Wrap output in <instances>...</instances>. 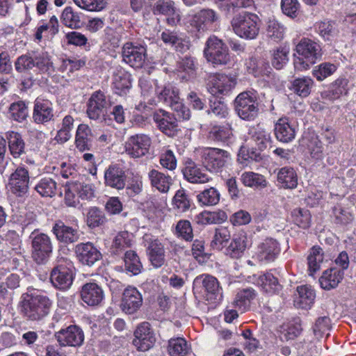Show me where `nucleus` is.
<instances>
[{
	"label": "nucleus",
	"mask_w": 356,
	"mask_h": 356,
	"mask_svg": "<svg viewBox=\"0 0 356 356\" xmlns=\"http://www.w3.org/2000/svg\"><path fill=\"white\" fill-rule=\"evenodd\" d=\"M105 216L102 211L97 207L89 209L87 213V225L90 227H97L104 223Z\"/></svg>",
	"instance_id": "774afa93"
},
{
	"label": "nucleus",
	"mask_w": 356,
	"mask_h": 356,
	"mask_svg": "<svg viewBox=\"0 0 356 356\" xmlns=\"http://www.w3.org/2000/svg\"><path fill=\"white\" fill-rule=\"evenodd\" d=\"M276 138L282 143H289L295 138V127L289 123L288 118H280L275 125Z\"/></svg>",
	"instance_id": "7c9ffc66"
},
{
	"label": "nucleus",
	"mask_w": 356,
	"mask_h": 356,
	"mask_svg": "<svg viewBox=\"0 0 356 356\" xmlns=\"http://www.w3.org/2000/svg\"><path fill=\"white\" fill-rule=\"evenodd\" d=\"M10 113L14 120L22 122L28 116V108L23 102H15L10 106Z\"/></svg>",
	"instance_id": "69168bd1"
},
{
	"label": "nucleus",
	"mask_w": 356,
	"mask_h": 356,
	"mask_svg": "<svg viewBox=\"0 0 356 356\" xmlns=\"http://www.w3.org/2000/svg\"><path fill=\"white\" fill-rule=\"evenodd\" d=\"M156 95L159 101L170 106L179 97L178 90L171 86H164L161 90H158Z\"/></svg>",
	"instance_id": "6e6d98bb"
},
{
	"label": "nucleus",
	"mask_w": 356,
	"mask_h": 356,
	"mask_svg": "<svg viewBox=\"0 0 356 356\" xmlns=\"http://www.w3.org/2000/svg\"><path fill=\"white\" fill-rule=\"evenodd\" d=\"M78 228L76 220H73L72 225H68L63 220H58L55 222L52 231L60 242L69 244L79 240V234Z\"/></svg>",
	"instance_id": "a211bd4d"
},
{
	"label": "nucleus",
	"mask_w": 356,
	"mask_h": 356,
	"mask_svg": "<svg viewBox=\"0 0 356 356\" xmlns=\"http://www.w3.org/2000/svg\"><path fill=\"white\" fill-rule=\"evenodd\" d=\"M291 217L293 222L299 227L306 229L310 225L311 215L308 210L296 208L291 211Z\"/></svg>",
	"instance_id": "13d9d810"
},
{
	"label": "nucleus",
	"mask_w": 356,
	"mask_h": 356,
	"mask_svg": "<svg viewBox=\"0 0 356 356\" xmlns=\"http://www.w3.org/2000/svg\"><path fill=\"white\" fill-rule=\"evenodd\" d=\"M152 118L158 129L169 137L177 136L180 131L178 120L172 113L159 109L153 113Z\"/></svg>",
	"instance_id": "4468645a"
},
{
	"label": "nucleus",
	"mask_w": 356,
	"mask_h": 356,
	"mask_svg": "<svg viewBox=\"0 0 356 356\" xmlns=\"http://www.w3.org/2000/svg\"><path fill=\"white\" fill-rule=\"evenodd\" d=\"M92 138V134L88 125L85 124H79L76 130L75 138L76 148L81 152L89 150L91 147Z\"/></svg>",
	"instance_id": "e433bc0d"
},
{
	"label": "nucleus",
	"mask_w": 356,
	"mask_h": 356,
	"mask_svg": "<svg viewBox=\"0 0 356 356\" xmlns=\"http://www.w3.org/2000/svg\"><path fill=\"white\" fill-rule=\"evenodd\" d=\"M194 284H202L207 300H216L217 298L222 296V289L219 285L218 280L208 274H203L197 276L194 280Z\"/></svg>",
	"instance_id": "b1692460"
},
{
	"label": "nucleus",
	"mask_w": 356,
	"mask_h": 356,
	"mask_svg": "<svg viewBox=\"0 0 356 356\" xmlns=\"http://www.w3.org/2000/svg\"><path fill=\"white\" fill-rule=\"evenodd\" d=\"M323 259V251L321 247L314 246L310 249L307 256L308 270L310 275H313L320 270Z\"/></svg>",
	"instance_id": "79ce46f5"
},
{
	"label": "nucleus",
	"mask_w": 356,
	"mask_h": 356,
	"mask_svg": "<svg viewBox=\"0 0 356 356\" xmlns=\"http://www.w3.org/2000/svg\"><path fill=\"white\" fill-rule=\"evenodd\" d=\"M139 86L141 89V94L145 99L151 100L152 95L156 94L159 88L157 86V81L155 80L142 77L139 80Z\"/></svg>",
	"instance_id": "680f3d73"
},
{
	"label": "nucleus",
	"mask_w": 356,
	"mask_h": 356,
	"mask_svg": "<svg viewBox=\"0 0 356 356\" xmlns=\"http://www.w3.org/2000/svg\"><path fill=\"white\" fill-rule=\"evenodd\" d=\"M220 198L219 191L214 187H210L197 195V201L204 206H214L218 204Z\"/></svg>",
	"instance_id": "8fccbe9b"
},
{
	"label": "nucleus",
	"mask_w": 356,
	"mask_h": 356,
	"mask_svg": "<svg viewBox=\"0 0 356 356\" xmlns=\"http://www.w3.org/2000/svg\"><path fill=\"white\" fill-rule=\"evenodd\" d=\"M161 38L165 44L175 47L177 51L188 49V45L184 43L183 39L176 31L165 29L161 33Z\"/></svg>",
	"instance_id": "de8ad7c7"
},
{
	"label": "nucleus",
	"mask_w": 356,
	"mask_h": 356,
	"mask_svg": "<svg viewBox=\"0 0 356 356\" xmlns=\"http://www.w3.org/2000/svg\"><path fill=\"white\" fill-rule=\"evenodd\" d=\"M277 181L281 187L293 189L298 186V175L293 168L283 167L277 172Z\"/></svg>",
	"instance_id": "473e14b6"
},
{
	"label": "nucleus",
	"mask_w": 356,
	"mask_h": 356,
	"mask_svg": "<svg viewBox=\"0 0 356 356\" xmlns=\"http://www.w3.org/2000/svg\"><path fill=\"white\" fill-rule=\"evenodd\" d=\"M151 145L150 138L145 134H136L129 137L125 143V152L132 158L145 156Z\"/></svg>",
	"instance_id": "f3484780"
},
{
	"label": "nucleus",
	"mask_w": 356,
	"mask_h": 356,
	"mask_svg": "<svg viewBox=\"0 0 356 356\" xmlns=\"http://www.w3.org/2000/svg\"><path fill=\"white\" fill-rule=\"evenodd\" d=\"M233 32L243 40H254L260 32L261 19L253 13L243 11L235 14L231 20Z\"/></svg>",
	"instance_id": "f257e3e1"
},
{
	"label": "nucleus",
	"mask_w": 356,
	"mask_h": 356,
	"mask_svg": "<svg viewBox=\"0 0 356 356\" xmlns=\"http://www.w3.org/2000/svg\"><path fill=\"white\" fill-rule=\"evenodd\" d=\"M75 252L79 261L83 265L91 266L102 258L101 252L90 242L76 245Z\"/></svg>",
	"instance_id": "4be33fe9"
},
{
	"label": "nucleus",
	"mask_w": 356,
	"mask_h": 356,
	"mask_svg": "<svg viewBox=\"0 0 356 356\" xmlns=\"http://www.w3.org/2000/svg\"><path fill=\"white\" fill-rule=\"evenodd\" d=\"M151 185L161 193H167L172 184L170 176L152 169L148 173Z\"/></svg>",
	"instance_id": "f704fd0d"
},
{
	"label": "nucleus",
	"mask_w": 356,
	"mask_h": 356,
	"mask_svg": "<svg viewBox=\"0 0 356 356\" xmlns=\"http://www.w3.org/2000/svg\"><path fill=\"white\" fill-rule=\"evenodd\" d=\"M204 167L210 172L218 173L223 170L231 161L227 151L216 147H206L201 154Z\"/></svg>",
	"instance_id": "20e7f679"
},
{
	"label": "nucleus",
	"mask_w": 356,
	"mask_h": 356,
	"mask_svg": "<svg viewBox=\"0 0 356 356\" xmlns=\"http://www.w3.org/2000/svg\"><path fill=\"white\" fill-rule=\"evenodd\" d=\"M296 292L294 305L300 309H310L316 298L314 289L309 285H301L297 287Z\"/></svg>",
	"instance_id": "bb28decb"
},
{
	"label": "nucleus",
	"mask_w": 356,
	"mask_h": 356,
	"mask_svg": "<svg viewBox=\"0 0 356 356\" xmlns=\"http://www.w3.org/2000/svg\"><path fill=\"white\" fill-rule=\"evenodd\" d=\"M255 282L261 291L266 293H275L282 289V285L279 283L278 279L270 273L259 275Z\"/></svg>",
	"instance_id": "72a5a7b5"
},
{
	"label": "nucleus",
	"mask_w": 356,
	"mask_h": 356,
	"mask_svg": "<svg viewBox=\"0 0 356 356\" xmlns=\"http://www.w3.org/2000/svg\"><path fill=\"white\" fill-rule=\"evenodd\" d=\"M54 111L50 102L36 99L34 104L33 118L38 124H44L53 120Z\"/></svg>",
	"instance_id": "cd10ccee"
},
{
	"label": "nucleus",
	"mask_w": 356,
	"mask_h": 356,
	"mask_svg": "<svg viewBox=\"0 0 356 356\" xmlns=\"http://www.w3.org/2000/svg\"><path fill=\"white\" fill-rule=\"evenodd\" d=\"M267 36L278 42L284 38V27L275 19H269L266 24Z\"/></svg>",
	"instance_id": "864d4df0"
},
{
	"label": "nucleus",
	"mask_w": 356,
	"mask_h": 356,
	"mask_svg": "<svg viewBox=\"0 0 356 356\" xmlns=\"http://www.w3.org/2000/svg\"><path fill=\"white\" fill-rule=\"evenodd\" d=\"M29 178L28 169L23 165H19L9 177L10 191L18 197L26 195L29 191Z\"/></svg>",
	"instance_id": "2eb2a0df"
},
{
	"label": "nucleus",
	"mask_w": 356,
	"mask_h": 356,
	"mask_svg": "<svg viewBox=\"0 0 356 356\" xmlns=\"http://www.w3.org/2000/svg\"><path fill=\"white\" fill-rule=\"evenodd\" d=\"M256 296L255 290L252 288L241 290L236 295L232 305L240 309L242 312H245L250 309L251 302L255 298Z\"/></svg>",
	"instance_id": "4c0bfd02"
},
{
	"label": "nucleus",
	"mask_w": 356,
	"mask_h": 356,
	"mask_svg": "<svg viewBox=\"0 0 356 356\" xmlns=\"http://www.w3.org/2000/svg\"><path fill=\"white\" fill-rule=\"evenodd\" d=\"M248 238L244 232L234 236L226 248V254L233 259L241 258L248 247Z\"/></svg>",
	"instance_id": "2f4dec72"
},
{
	"label": "nucleus",
	"mask_w": 356,
	"mask_h": 356,
	"mask_svg": "<svg viewBox=\"0 0 356 356\" xmlns=\"http://www.w3.org/2000/svg\"><path fill=\"white\" fill-rule=\"evenodd\" d=\"M188 350L187 342L183 338L171 339L168 341V351L171 356H185Z\"/></svg>",
	"instance_id": "3c124183"
},
{
	"label": "nucleus",
	"mask_w": 356,
	"mask_h": 356,
	"mask_svg": "<svg viewBox=\"0 0 356 356\" xmlns=\"http://www.w3.org/2000/svg\"><path fill=\"white\" fill-rule=\"evenodd\" d=\"M143 304V298L138 290L134 286L127 287L123 293L121 301V309L127 314L136 313Z\"/></svg>",
	"instance_id": "412c9836"
},
{
	"label": "nucleus",
	"mask_w": 356,
	"mask_h": 356,
	"mask_svg": "<svg viewBox=\"0 0 356 356\" xmlns=\"http://www.w3.org/2000/svg\"><path fill=\"white\" fill-rule=\"evenodd\" d=\"M232 136V128L228 124L227 126H214L209 131V137L218 142H227Z\"/></svg>",
	"instance_id": "4d7b16f0"
},
{
	"label": "nucleus",
	"mask_w": 356,
	"mask_h": 356,
	"mask_svg": "<svg viewBox=\"0 0 356 356\" xmlns=\"http://www.w3.org/2000/svg\"><path fill=\"white\" fill-rule=\"evenodd\" d=\"M7 138L9 152L14 159L20 158L26 153V145L21 134L10 131L8 133Z\"/></svg>",
	"instance_id": "c9c22d12"
},
{
	"label": "nucleus",
	"mask_w": 356,
	"mask_h": 356,
	"mask_svg": "<svg viewBox=\"0 0 356 356\" xmlns=\"http://www.w3.org/2000/svg\"><path fill=\"white\" fill-rule=\"evenodd\" d=\"M34 188L42 197H51L56 194L57 184L52 178L43 177L38 181Z\"/></svg>",
	"instance_id": "c03bdc74"
},
{
	"label": "nucleus",
	"mask_w": 356,
	"mask_h": 356,
	"mask_svg": "<svg viewBox=\"0 0 356 356\" xmlns=\"http://www.w3.org/2000/svg\"><path fill=\"white\" fill-rule=\"evenodd\" d=\"M181 172L184 179L192 184H206L211 180V178L203 172L197 165L190 159L185 161Z\"/></svg>",
	"instance_id": "5701e85b"
},
{
	"label": "nucleus",
	"mask_w": 356,
	"mask_h": 356,
	"mask_svg": "<svg viewBox=\"0 0 356 356\" xmlns=\"http://www.w3.org/2000/svg\"><path fill=\"white\" fill-rule=\"evenodd\" d=\"M313 85L314 81L309 77L298 78L293 81L291 90L300 97H306L310 94Z\"/></svg>",
	"instance_id": "09e8293b"
},
{
	"label": "nucleus",
	"mask_w": 356,
	"mask_h": 356,
	"mask_svg": "<svg viewBox=\"0 0 356 356\" xmlns=\"http://www.w3.org/2000/svg\"><path fill=\"white\" fill-rule=\"evenodd\" d=\"M80 293L81 300L89 306L99 305L104 297L102 288L95 282L83 284Z\"/></svg>",
	"instance_id": "393cba45"
},
{
	"label": "nucleus",
	"mask_w": 356,
	"mask_h": 356,
	"mask_svg": "<svg viewBox=\"0 0 356 356\" xmlns=\"http://www.w3.org/2000/svg\"><path fill=\"white\" fill-rule=\"evenodd\" d=\"M31 238L32 258L38 264H45L52 252L53 246L50 237L43 233L33 232Z\"/></svg>",
	"instance_id": "6e6552de"
},
{
	"label": "nucleus",
	"mask_w": 356,
	"mask_h": 356,
	"mask_svg": "<svg viewBox=\"0 0 356 356\" xmlns=\"http://www.w3.org/2000/svg\"><path fill=\"white\" fill-rule=\"evenodd\" d=\"M146 52L145 46L127 42L122 48V60L132 67L140 68L145 62Z\"/></svg>",
	"instance_id": "f8f14e48"
},
{
	"label": "nucleus",
	"mask_w": 356,
	"mask_h": 356,
	"mask_svg": "<svg viewBox=\"0 0 356 356\" xmlns=\"http://www.w3.org/2000/svg\"><path fill=\"white\" fill-rule=\"evenodd\" d=\"M280 251V245L277 240L266 238L258 245L255 256L259 261L268 263L274 261Z\"/></svg>",
	"instance_id": "aec40b11"
},
{
	"label": "nucleus",
	"mask_w": 356,
	"mask_h": 356,
	"mask_svg": "<svg viewBox=\"0 0 356 356\" xmlns=\"http://www.w3.org/2000/svg\"><path fill=\"white\" fill-rule=\"evenodd\" d=\"M302 330L299 322H290L282 325L281 332L286 340H293L300 334Z\"/></svg>",
	"instance_id": "338daca9"
},
{
	"label": "nucleus",
	"mask_w": 356,
	"mask_h": 356,
	"mask_svg": "<svg viewBox=\"0 0 356 356\" xmlns=\"http://www.w3.org/2000/svg\"><path fill=\"white\" fill-rule=\"evenodd\" d=\"M81 15V13L74 10L70 6H67L63 10L60 20L64 26L72 29H77L82 26Z\"/></svg>",
	"instance_id": "ea45409f"
},
{
	"label": "nucleus",
	"mask_w": 356,
	"mask_h": 356,
	"mask_svg": "<svg viewBox=\"0 0 356 356\" xmlns=\"http://www.w3.org/2000/svg\"><path fill=\"white\" fill-rule=\"evenodd\" d=\"M73 280V264L67 259L58 261L50 273L51 283L59 290L65 291L70 289Z\"/></svg>",
	"instance_id": "39448f33"
},
{
	"label": "nucleus",
	"mask_w": 356,
	"mask_h": 356,
	"mask_svg": "<svg viewBox=\"0 0 356 356\" xmlns=\"http://www.w3.org/2000/svg\"><path fill=\"white\" fill-rule=\"evenodd\" d=\"M219 19L218 15L211 9H202L193 15L188 21L191 31L204 33Z\"/></svg>",
	"instance_id": "dca6fc26"
},
{
	"label": "nucleus",
	"mask_w": 356,
	"mask_h": 356,
	"mask_svg": "<svg viewBox=\"0 0 356 356\" xmlns=\"http://www.w3.org/2000/svg\"><path fill=\"white\" fill-rule=\"evenodd\" d=\"M296 51L298 56L293 60L294 67L298 71H305L321 58V45L311 39L303 38L296 45Z\"/></svg>",
	"instance_id": "f03ea898"
},
{
	"label": "nucleus",
	"mask_w": 356,
	"mask_h": 356,
	"mask_svg": "<svg viewBox=\"0 0 356 356\" xmlns=\"http://www.w3.org/2000/svg\"><path fill=\"white\" fill-rule=\"evenodd\" d=\"M175 235L186 241H192L193 232L191 222L187 220L178 221L175 227Z\"/></svg>",
	"instance_id": "e2e57ef3"
},
{
	"label": "nucleus",
	"mask_w": 356,
	"mask_h": 356,
	"mask_svg": "<svg viewBox=\"0 0 356 356\" xmlns=\"http://www.w3.org/2000/svg\"><path fill=\"white\" fill-rule=\"evenodd\" d=\"M109 103L104 92L100 90L93 92L87 104V115L91 120H99L105 115Z\"/></svg>",
	"instance_id": "6ab92c4d"
},
{
	"label": "nucleus",
	"mask_w": 356,
	"mask_h": 356,
	"mask_svg": "<svg viewBox=\"0 0 356 356\" xmlns=\"http://www.w3.org/2000/svg\"><path fill=\"white\" fill-rule=\"evenodd\" d=\"M337 70V66L330 63H323L315 67L312 74L316 79L321 81L331 76Z\"/></svg>",
	"instance_id": "0e129e2a"
},
{
	"label": "nucleus",
	"mask_w": 356,
	"mask_h": 356,
	"mask_svg": "<svg viewBox=\"0 0 356 356\" xmlns=\"http://www.w3.org/2000/svg\"><path fill=\"white\" fill-rule=\"evenodd\" d=\"M235 111L244 120H254L259 113V104L254 92L245 91L241 92L234 100Z\"/></svg>",
	"instance_id": "423d86ee"
},
{
	"label": "nucleus",
	"mask_w": 356,
	"mask_h": 356,
	"mask_svg": "<svg viewBox=\"0 0 356 356\" xmlns=\"http://www.w3.org/2000/svg\"><path fill=\"white\" fill-rule=\"evenodd\" d=\"M15 70L19 73H26L35 67V56L33 54H26L19 56L14 63Z\"/></svg>",
	"instance_id": "603ef678"
},
{
	"label": "nucleus",
	"mask_w": 356,
	"mask_h": 356,
	"mask_svg": "<svg viewBox=\"0 0 356 356\" xmlns=\"http://www.w3.org/2000/svg\"><path fill=\"white\" fill-rule=\"evenodd\" d=\"M113 84L115 93L124 96L131 88V75L121 67L116 69L113 75Z\"/></svg>",
	"instance_id": "c756f323"
},
{
	"label": "nucleus",
	"mask_w": 356,
	"mask_h": 356,
	"mask_svg": "<svg viewBox=\"0 0 356 356\" xmlns=\"http://www.w3.org/2000/svg\"><path fill=\"white\" fill-rule=\"evenodd\" d=\"M35 67L41 72L52 74L55 72L54 63L47 52L34 53Z\"/></svg>",
	"instance_id": "37998d69"
},
{
	"label": "nucleus",
	"mask_w": 356,
	"mask_h": 356,
	"mask_svg": "<svg viewBox=\"0 0 356 356\" xmlns=\"http://www.w3.org/2000/svg\"><path fill=\"white\" fill-rule=\"evenodd\" d=\"M204 53L207 60L214 65H225L230 60L227 46L214 35L208 38Z\"/></svg>",
	"instance_id": "0eeeda50"
},
{
	"label": "nucleus",
	"mask_w": 356,
	"mask_h": 356,
	"mask_svg": "<svg viewBox=\"0 0 356 356\" xmlns=\"http://www.w3.org/2000/svg\"><path fill=\"white\" fill-rule=\"evenodd\" d=\"M54 337L61 347H80L83 345L85 339L83 330L76 325H71L65 329H61L55 333Z\"/></svg>",
	"instance_id": "ddd939ff"
},
{
	"label": "nucleus",
	"mask_w": 356,
	"mask_h": 356,
	"mask_svg": "<svg viewBox=\"0 0 356 356\" xmlns=\"http://www.w3.org/2000/svg\"><path fill=\"white\" fill-rule=\"evenodd\" d=\"M330 329V318L327 316L318 317L312 327L313 332L317 339H321L325 334L327 337Z\"/></svg>",
	"instance_id": "5fc2aeb1"
},
{
	"label": "nucleus",
	"mask_w": 356,
	"mask_h": 356,
	"mask_svg": "<svg viewBox=\"0 0 356 356\" xmlns=\"http://www.w3.org/2000/svg\"><path fill=\"white\" fill-rule=\"evenodd\" d=\"M227 219L226 212L222 210L217 211H203L196 216L197 222L200 225L220 224Z\"/></svg>",
	"instance_id": "a19ab883"
},
{
	"label": "nucleus",
	"mask_w": 356,
	"mask_h": 356,
	"mask_svg": "<svg viewBox=\"0 0 356 356\" xmlns=\"http://www.w3.org/2000/svg\"><path fill=\"white\" fill-rule=\"evenodd\" d=\"M51 302L45 296L25 293L22 296V312L31 321H38L46 316Z\"/></svg>",
	"instance_id": "7ed1b4c3"
},
{
	"label": "nucleus",
	"mask_w": 356,
	"mask_h": 356,
	"mask_svg": "<svg viewBox=\"0 0 356 356\" xmlns=\"http://www.w3.org/2000/svg\"><path fill=\"white\" fill-rule=\"evenodd\" d=\"M343 277L344 273L337 267H330L323 272L319 283L322 289L329 291L337 288Z\"/></svg>",
	"instance_id": "c85d7f7f"
},
{
	"label": "nucleus",
	"mask_w": 356,
	"mask_h": 356,
	"mask_svg": "<svg viewBox=\"0 0 356 356\" xmlns=\"http://www.w3.org/2000/svg\"><path fill=\"white\" fill-rule=\"evenodd\" d=\"M134 236L127 231L118 233L113 240L111 247L112 254L118 255L122 252L126 248H130L133 244Z\"/></svg>",
	"instance_id": "58836bf2"
},
{
	"label": "nucleus",
	"mask_w": 356,
	"mask_h": 356,
	"mask_svg": "<svg viewBox=\"0 0 356 356\" xmlns=\"http://www.w3.org/2000/svg\"><path fill=\"white\" fill-rule=\"evenodd\" d=\"M133 346L138 351H147L151 349L156 342V334L148 322L138 325L134 332Z\"/></svg>",
	"instance_id": "9b49d317"
},
{
	"label": "nucleus",
	"mask_w": 356,
	"mask_h": 356,
	"mask_svg": "<svg viewBox=\"0 0 356 356\" xmlns=\"http://www.w3.org/2000/svg\"><path fill=\"white\" fill-rule=\"evenodd\" d=\"M177 10L175 2L172 0H158L152 8L154 15H171Z\"/></svg>",
	"instance_id": "052dcab7"
},
{
	"label": "nucleus",
	"mask_w": 356,
	"mask_h": 356,
	"mask_svg": "<svg viewBox=\"0 0 356 356\" xmlns=\"http://www.w3.org/2000/svg\"><path fill=\"white\" fill-rule=\"evenodd\" d=\"M124 262L125 270L134 275H138L143 269L142 263L135 251H127L124 253Z\"/></svg>",
	"instance_id": "a18cd8bd"
},
{
	"label": "nucleus",
	"mask_w": 356,
	"mask_h": 356,
	"mask_svg": "<svg viewBox=\"0 0 356 356\" xmlns=\"http://www.w3.org/2000/svg\"><path fill=\"white\" fill-rule=\"evenodd\" d=\"M236 85L234 76L225 74H211L207 79V90L213 96L227 95Z\"/></svg>",
	"instance_id": "1a4fd4ad"
},
{
	"label": "nucleus",
	"mask_w": 356,
	"mask_h": 356,
	"mask_svg": "<svg viewBox=\"0 0 356 356\" xmlns=\"http://www.w3.org/2000/svg\"><path fill=\"white\" fill-rule=\"evenodd\" d=\"M124 171L117 165H109L104 172V184L117 190L123 189L126 185Z\"/></svg>",
	"instance_id": "a878e982"
},
{
	"label": "nucleus",
	"mask_w": 356,
	"mask_h": 356,
	"mask_svg": "<svg viewBox=\"0 0 356 356\" xmlns=\"http://www.w3.org/2000/svg\"><path fill=\"white\" fill-rule=\"evenodd\" d=\"M143 240L152 265L156 268L163 266L165 263L164 245L156 237L149 234H145Z\"/></svg>",
	"instance_id": "9d476101"
},
{
	"label": "nucleus",
	"mask_w": 356,
	"mask_h": 356,
	"mask_svg": "<svg viewBox=\"0 0 356 356\" xmlns=\"http://www.w3.org/2000/svg\"><path fill=\"white\" fill-rule=\"evenodd\" d=\"M249 135L250 136L251 141L255 144L256 147L259 150L262 151L266 148L270 136L264 129L259 127H252L250 130Z\"/></svg>",
	"instance_id": "49530a36"
},
{
	"label": "nucleus",
	"mask_w": 356,
	"mask_h": 356,
	"mask_svg": "<svg viewBox=\"0 0 356 356\" xmlns=\"http://www.w3.org/2000/svg\"><path fill=\"white\" fill-rule=\"evenodd\" d=\"M241 180L245 186L249 187H265L267 184L263 175L253 172L243 173Z\"/></svg>",
	"instance_id": "bf43d9fd"
}]
</instances>
